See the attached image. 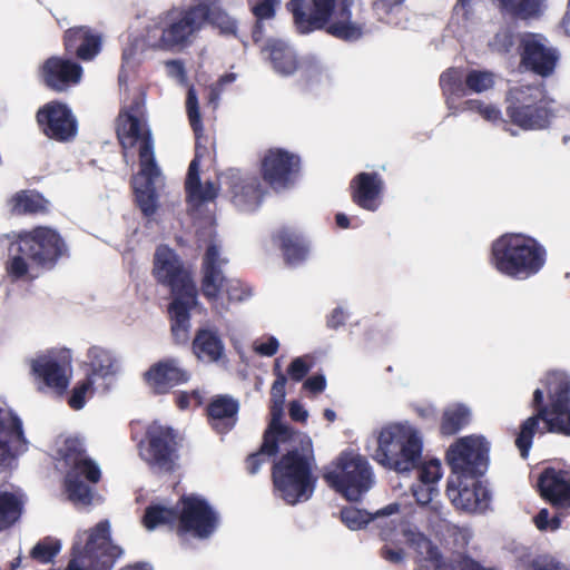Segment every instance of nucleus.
<instances>
[{
	"label": "nucleus",
	"mask_w": 570,
	"mask_h": 570,
	"mask_svg": "<svg viewBox=\"0 0 570 570\" xmlns=\"http://www.w3.org/2000/svg\"><path fill=\"white\" fill-rule=\"evenodd\" d=\"M325 387H326V379L323 374H316V375L309 376L303 383V389L311 392L312 394H320L325 390Z\"/></svg>",
	"instance_id": "obj_62"
},
{
	"label": "nucleus",
	"mask_w": 570,
	"mask_h": 570,
	"mask_svg": "<svg viewBox=\"0 0 570 570\" xmlns=\"http://www.w3.org/2000/svg\"><path fill=\"white\" fill-rule=\"evenodd\" d=\"M60 550V541L47 537L31 549L30 558L39 563L47 564L53 561Z\"/></svg>",
	"instance_id": "obj_47"
},
{
	"label": "nucleus",
	"mask_w": 570,
	"mask_h": 570,
	"mask_svg": "<svg viewBox=\"0 0 570 570\" xmlns=\"http://www.w3.org/2000/svg\"><path fill=\"white\" fill-rule=\"evenodd\" d=\"M423 442L417 431L409 425L392 424L380 432L373 455L381 465L396 472H410L422 460Z\"/></svg>",
	"instance_id": "obj_8"
},
{
	"label": "nucleus",
	"mask_w": 570,
	"mask_h": 570,
	"mask_svg": "<svg viewBox=\"0 0 570 570\" xmlns=\"http://www.w3.org/2000/svg\"><path fill=\"white\" fill-rule=\"evenodd\" d=\"M471 419L470 410L463 404H454L446 407L441 416L440 433L443 436H452L465 428Z\"/></svg>",
	"instance_id": "obj_38"
},
{
	"label": "nucleus",
	"mask_w": 570,
	"mask_h": 570,
	"mask_svg": "<svg viewBox=\"0 0 570 570\" xmlns=\"http://www.w3.org/2000/svg\"><path fill=\"white\" fill-rule=\"evenodd\" d=\"M372 519L370 513L355 507H345L341 510V520L351 530L365 527Z\"/></svg>",
	"instance_id": "obj_50"
},
{
	"label": "nucleus",
	"mask_w": 570,
	"mask_h": 570,
	"mask_svg": "<svg viewBox=\"0 0 570 570\" xmlns=\"http://www.w3.org/2000/svg\"><path fill=\"white\" fill-rule=\"evenodd\" d=\"M446 461L456 479L481 476L488 469L489 443L480 436H465L446 452Z\"/></svg>",
	"instance_id": "obj_16"
},
{
	"label": "nucleus",
	"mask_w": 570,
	"mask_h": 570,
	"mask_svg": "<svg viewBox=\"0 0 570 570\" xmlns=\"http://www.w3.org/2000/svg\"><path fill=\"white\" fill-rule=\"evenodd\" d=\"M465 75L462 68L451 67L440 76V87L446 102L466 96Z\"/></svg>",
	"instance_id": "obj_40"
},
{
	"label": "nucleus",
	"mask_w": 570,
	"mask_h": 570,
	"mask_svg": "<svg viewBox=\"0 0 570 570\" xmlns=\"http://www.w3.org/2000/svg\"><path fill=\"white\" fill-rule=\"evenodd\" d=\"M542 499L556 508L570 507V472L546 468L538 480Z\"/></svg>",
	"instance_id": "obj_30"
},
{
	"label": "nucleus",
	"mask_w": 570,
	"mask_h": 570,
	"mask_svg": "<svg viewBox=\"0 0 570 570\" xmlns=\"http://www.w3.org/2000/svg\"><path fill=\"white\" fill-rule=\"evenodd\" d=\"M65 484L70 501L82 505H90L92 503L94 494L91 488L76 478V475L67 474Z\"/></svg>",
	"instance_id": "obj_45"
},
{
	"label": "nucleus",
	"mask_w": 570,
	"mask_h": 570,
	"mask_svg": "<svg viewBox=\"0 0 570 570\" xmlns=\"http://www.w3.org/2000/svg\"><path fill=\"white\" fill-rule=\"evenodd\" d=\"M94 391V380L91 375L76 383L68 399V405L72 410H81L86 404V395Z\"/></svg>",
	"instance_id": "obj_51"
},
{
	"label": "nucleus",
	"mask_w": 570,
	"mask_h": 570,
	"mask_svg": "<svg viewBox=\"0 0 570 570\" xmlns=\"http://www.w3.org/2000/svg\"><path fill=\"white\" fill-rule=\"evenodd\" d=\"M268 58L275 71L281 75H293L298 68V60L295 52L286 43L279 40H272L265 47Z\"/></svg>",
	"instance_id": "obj_37"
},
{
	"label": "nucleus",
	"mask_w": 570,
	"mask_h": 570,
	"mask_svg": "<svg viewBox=\"0 0 570 570\" xmlns=\"http://www.w3.org/2000/svg\"><path fill=\"white\" fill-rule=\"evenodd\" d=\"M492 45L499 52H509L514 46L513 32L508 28L500 30L495 33Z\"/></svg>",
	"instance_id": "obj_56"
},
{
	"label": "nucleus",
	"mask_w": 570,
	"mask_h": 570,
	"mask_svg": "<svg viewBox=\"0 0 570 570\" xmlns=\"http://www.w3.org/2000/svg\"><path fill=\"white\" fill-rule=\"evenodd\" d=\"M187 195L199 203L213 202L218 195V188L213 181L207 180L204 185L200 184L199 190Z\"/></svg>",
	"instance_id": "obj_57"
},
{
	"label": "nucleus",
	"mask_w": 570,
	"mask_h": 570,
	"mask_svg": "<svg viewBox=\"0 0 570 570\" xmlns=\"http://www.w3.org/2000/svg\"><path fill=\"white\" fill-rule=\"evenodd\" d=\"M286 443L293 448L272 466L275 493L289 505L307 501L314 493L317 478L313 474L315 463L313 443L303 432H295Z\"/></svg>",
	"instance_id": "obj_4"
},
{
	"label": "nucleus",
	"mask_w": 570,
	"mask_h": 570,
	"mask_svg": "<svg viewBox=\"0 0 570 570\" xmlns=\"http://www.w3.org/2000/svg\"><path fill=\"white\" fill-rule=\"evenodd\" d=\"M279 343L276 337L269 336L267 341L255 345L254 350L262 356H273L277 353Z\"/></svg>",
	"instance_id": "obj_64"
},
{
	"label": "nucleus",
	"mask_w": 570,
	"mask_h": 570,
	"mask_svg": "<svg viewBox=\"0 0 570 570\" xmlns=\"http://www.w3.org/2000/svg\"><path fill=\"white\" fill-rule=\"evenodd\" d=\"M87 357L91 377L94 375L106 377L115 373L116 358L110 351L101 346H91L88 350Z\"/></svg>",
	"instance_id": "obj_43"
},
{
	"label": "nucleus",
	"mask_w": 570,
	"mask_h": 570,
	"mask_svg": "<svg viewBox=\"0 0 570 570\" xmlns=\"http://www.w3.org/2000/svg\"><path fill=\"white\" fill-rule=\"evenodd\" d=\"M323 478L347 501L361 500L373 484V471L367 459L352 451H343Z\"/></svg>",
	"instance_id": "obj_12"
},
{
	"label": "nucleus",
	"mask_w": 570,
	"mask_h": 570,
	"mask_svg": "<svg viewBox=\"0 0 570 570\" xmlns=\"http://www.w3.org/2000/svg\"><path fill=\"white\" fill-rule=\"evenodd\" d=\"M446 495L456 509L466 512L485 510L491 499L489 490L482 484L479 476L456 479V481L449 480Z\"/></svg>",
	"instance_id": "obj_25"
},
{
	"label": "nucleus",
	"mask_w": 570,
	"mask_h": 570,
	"mask_svg": "<svg viewBox=\"0 0 570 570\" xmlns=\"http://www.w3.org/2000/svg\"><path fill=\"white\" fill-rule=\"evenodd\" d=\"M186 111L190 127L195 135V155L191 159L185 180L186 193H195L200 188L199 166L200 159L207 154V147L202 145L204 127L199 111L198 98L194 88H189L186 97Z\"/></svg>",
	"instance_id": "obj_26"
},
{
	"label": "nucleus",
	"mask_w": 570,
	"mask_h": 570,
	"mask_svg": "<svg viewBox=\"0 0 570 570\" xmlns=\"http://www.w3.org/2000/svg\"><path fill=\"white\" fill-rule=\"evenodd\" d=\"M28 449L20 417L9 409L0 407V456H16Z\"/></svg>",
	"instance_id": "obj_31"
},
{
	"label": "nucleus",
	"mask_w": 570,
	"mask_h": 570,
	"mask_svg": "<svg viewBox=\"0 0 570 570\" xmlns=\"http://www.w3.org/2000/svg\"><path fill=\"white\" fill-rule=\"evenodd\" d=\"M67 474L76 475L78 479L85 478L88 482L94 484L98 483L101 479V471L99 466L88 456L70 468V471Z\"/></svg>",
	"instance_id": "obj_49"
},
{
	"label": "nucleus",
	"mask_w": 570,
	"mask_h": 570,
	"mask_svg": "<svg viewBox=\"0 0 570 570\" xmlns=\"http://www.w3.org/2000/svg\"><path fill=\"white\" fill-rule=\"evenodd\" d=\"M312 364L305 356L295 357L287 367V374L294 382H301L311 371Z\"/></svg>",
	"instance_id": "obj_55"
},
{
	"label": "nucleus",
	"mask_w": 570,
	"mask_h": 570,
	"mask_svg": "<svg viewBox=\"0 0 570 570\" xmlns=\"http://www.w3.org/2000/svg\"><path fill=\"white\" fill-rule=\"evenodd\" d=\"M521 63L527 70L541 77H549L554 72L559 55L548 47L539 35L528 33L521 40Z\"/></svg>",
	"instance_id": "obj_24"
},
{
	"label": "nucleus",
	"mask_w": 570,
	"mask_h": 570,
	"mask_svg": "<svg viewBox=\"0 0 570 570\" xmlns=\"http://www.w3.org/2000/svg\"><path fill=\"white\" fill-rule=\"evenodd\" d=\"M226 258L220 257L219 247L216 244H209L203 256L200 273V293L213 306L217 307L224 297V288L229 279L223 273Z\"/></svg>",
	"instance_id": "obj_21"
},
{
	"label": "nucleus",
	"mask_w": 570,
	"mask_h": 570,
	"mask_svg": "<svg viewBox=\"0 0 570 570\" xmlns=\"http://www.w3.org/2000/svg\"><path fill=\"white\" fill-rule=\"evenodd\" d=\"M197 303V298H173L168 306L170 316V332L174 342L178 345L189 341L190 311Z\"/></svg>",
	"instance_id": "obj_35"
},
{
	"label": "nucleus",
	"mask_w": 570,
	"mask_h": 570,
	"mask_svg": "<svg viewBox=\"0 0 570 570\" xmlns=\"http://www.w3.org/2000/svg\"><path fill=\"white\" fill-rule=\"evenodd\" d=\"M87 458L82 443L77 439H68L62 449V459L72 468L75 464Z\"/></svg>",
	"instance_id": "obj_54"
},
{
	"label": "nucleus",
	"mask_w": 570,
	"mask_h": 570,
	"mask_svg": "<svg viewBox=\"0 0 570 570\" xmlns=\"http://www.w3.org/2000/svg\"><path fill=\"white\" fill-rule=\"evenodd\" d=\"M83 535L85 543L79 537L72 544L65 570H111L124 550L112 542L108 521H100Z\"/></svg>",
	"instance_id": "obj_9"
},
{
	"label": "nucleus",
	"mask_w": 570,
	"mask_h": 570,
	"mask_svg": "<svg viewBox=\"0 0 570 570\" xmlns=\"http://www.w3.org/2000/svg\"><path fill=\"white\" fill-rule=\"evenodd\" d=\"M414 550L430 562L435 570H482L484 567L466 554L445 562L439 548L423 533H412L409 539Z\"/></svg>",
	"instance_id": "obj_29"
},
{
	"label": "nucleus",
	"mask_w": 570,
	"mask_h": 570,
	"mask_svg": "<svg viewBox=\"0 0 570 570\" xmlns=\"http://www.w3.org/2000/svg\"><path fill=\"white\" fill-rule=\"evenodd\" d=\"M530 570H569L553 558H538L530 563Z\"/></svg>",
	"instance_id": "obj_61"
},
{
	"label": "nucleus",
	"mask_w": 570,
	"mask_h": 570,
	"mask_svg": "<svg viewBox=\"0 0 570 570\" xmlns=\"http://www.w3.org/2000/svg\"><path fill=\"white\" fill-rule=\"evenodd\" d=\"M167 75L184 82L187 79L185 65L181 60L173 59L165 62Z\"/></svg>",
	"instance_id": "obj_59"
},
{
	"label": "nucleus",
	"mask_w": 570,
	"mask_h": 570,
	"mask_svg": "<svg viewBox=\"0 0 570 570\" xmlns=\"http://www.w3.org/2000/svg\"><path fill=\"white\" fill-rule=\"evenodd\" d=\"M352 2L348 0H289L286 9L299 35L324 30L327 35L354 42L364 35V23L352 20Z\"/></svg>",
	"instance_id": "obj_3"
},
{
	"label": "nucleus",
	"mask_w": 570,
	"mask_h": 570,
	"mask_svg": "<svg viewBox=\"0 0 570 570\" xmlns=\"http://www.w3.org/2000/svg\"><path fill=\"white\" fill-rule=\"evenodd\" d=\"M352 202L367 212H376L382 203L384 180L376 171H361L350 181Z\"/></svg>",
	"instance_id": "obj_28"
},
{
	"label": "nucleus",
	"mask_w": 570,
	"mask_h": 570,
	"mask_svg": "<svg viewBox=\"0 0 570 570\" xmlns=\"http://www.w3.org/2000/svg\"><path fill=\"white\" fill-rule=\"evenodd\" d=\"M153 275L157 283L169 287L173 298H197L196 285L177 253L159 245L154 254Z\"/></svg>",
	"instance_id": "obj_14"
},
{
	"label": "nucleus",
	"mask_w": 570,
	"mask_h": 570,
	"mask_svg": "<svg viewBox=\"0 0 570 570\" xmlns=\"http://www.w3.org/2000/svg\"><path fill=\"white\" fill-rule=\"evenodd\" d=\"M193 353L199 360L217 362L224 354V343L210 328H198L191 343Z\"/></svg>",
	"instance_id": "obj_36"
},
{
	"label": "nucleus",
	"mask_w": 570,
	"mask_h": 570,
	"mask_svg": "<svg viewBox=\"0 0 570 570\" xmlns=\"http://www.w3.org/2000/svg\"><path fill=\"white\" fill-rule=\"evenodd\" d=\"M494 86V75L488 70L471 69L465 75L466 95L481 94Z\"/></svg>",
	"instance_id": "obj_46"
},
{
	"label": "nucleus",
	"mask_w": 570,
	"mask_h": 570,
	"mask_svg": "<svg viewBox=\"0 0 570 570\" xmlns=\"http://www.w3.org/2000/svg\"><path fill=\"white\" fill-rule=\"evenodd\" d=\"M419 480L423 485L433 487L442 476V466L438 460L419 464Z\"/></svg>",
	"instance_id": "obj_53"
},
{
	"label": "nucleus",
	"mask_w": 570,
	"mask_h": 570,
	"mask_svg": "<svg viewBox=\"0 0 570 570\" xmlns=\"http://www.w3.org/2000/svg\"><path fill=\"white\" fill-rule=\"evenodd\" d=\"M253 16L256 18L255 28H262V21L273 19L281 0H247Z\"/></svg>",
	"instance_id": "obj_48"
},
{
	"label": "nucleus",
	"mask_w": 570,
	"mask_h": 570,
	"mask_svg": "<svg viewBox=\"0 0 570 570\" xmlns=\"http://www.w3.org/2000/svg\"><path fill=\"white\" fill-rule=\"evenodd\" d=\"M546 261V248L535 238L521 233H505L491 245L490 264L500 274L515 279L538 274Z\"/></svg>",
	"instance_id": "obj_6"
},
{
	"label": "nucleus",
	"mask_w": 570,
	"mask_h": 570,
	"mask_svg": "<svg viewBox=\"0 0 570 570\" xmlns=\"http://www.w3.org/2000/svg\"><path fill=\"white\" fill-rule=\"evenodd\" d=\"M542 0H499L503 12L519 19H529L539 16Z\"/></svg>",
	"instance_id": "obj_44"
},
{
	"label": "nucleus",
	"mask_w": 570,
	"mask_h": 570,
	"mask_svg": "<svg viewBox=\"0 0 570 570\" xmlns=\"http://www.w3.org/2000/svg\"><path fill=\"white\" fill-rule=\"evenodd\" d=\"M543 389L533 392V414L520 424L515 446L527 459L537 432L570 436V376L564 371L552 370L541 380Z\"/></svg>",
	"instance_id": "obj_2"
},
{
	"label": "nucleus",
	"mask_w": 570,
	"mask_h": 570,
	"mask_svg": "<svg viewBox=\"0 0 570 570\" xmlns=\"http://www.w3.org/2000/svg\"><path fill=\"white\" fill-rule=\"evenodd\" d=\"M180 440L178 433L158 422L148 424L137 443L139 458L154 473L171 474L179 460Z\"/></svg>",
	"instance_id": "obj_13"
},
{
	"label": "nucleus",
	"mask_w": 570,
	"mask_h": 570,
	"mask_svg": "<svg viewBox=\"0 0 570 570\" xmlns=\"http://www.w3.org/2000/svg\"><path fill=\"white\" fill-rule=\"evenodd\" d=\"M23 502L14 493L0 491V531L11 528L21 517Z\"/></svg>",
	"instance_id": "obj_41"
},
{
	"label": "nucleus",
	"mask_w": 570,
	"mask_h": 570,
	"mask_svg": "<svg viewBox=\"0 0 570 570\" xmlns=\"http://www.w3.org/2000/svg\"><path fill=\"white\" fill-rule=\"evenodd\" d=\"M41 132L58 142L71 141L78 132V122L71 109L63 102L52 100L36 114Z\"/></svg>",
	"instance_id": "obj_18"
},
{
	"label": "nucleus",
	"mask_w": 570,
	"mask_h": 570,
	"mask_svg": "<svg viewBox=\"0 0 570 570\" xmlns=\"http://www.w3.org/2000/svg\"><path fill=\"white\" fill-rule=\"evenodd\" d=\"M224 295L228 303L243 302L250 297L252 289L237 278H229L224 288Z\"/></svg>",
	"instance_id": "obj_52"
},
{
	"label": "nucleus",
	"mask_w": 570,
	"mask_h": 570,
	"mask_svg": "<svg viewBox=\"0 0 570 570\" xmlns=\"http://www.w3.org/2000/svg\"><path fill=\"white\" fill-rule=\"evenodd\" d=\"M239 403L229 395H216L206 407L209 425L219 434L228 433L237 422Z\"/></svg>",
	"instance_id": "obj_33"
},
{
	"label": "nucleus",
	"mask_w": 570,
	"mask_h": 570,
	"mask_svg": "<svg viewBox=\"0 0 570 570\" xmlns=\"http://www.w3.org/2000/svg\"><path fill=\"white\" fill-rule=\"evenodd\" d=\"M207 23L222 35L236 36L237 21L215 0H197L160 12L147 27V41L157 50L183 51L194 43Z\"/></svg>",
	"instance_id": "obj_1"
},
{
	"label": "nucleus",
	"mask_w": 570,
	"mask_h": 570,
	"mask_svg": "<svg viewBox=\"0 0 570 570\" xmlns=\"http://www.w3.org/2000/svg\"><path fill=\"white\" fill-rule=\"evenodd\" d=\"M194 400L196 405L203 403V396L198 390L191 392L181 391L175 396V404L179 410H187L190 406V401Z\"/></svg>",
	"instance_id": "obj_58"
},
{
	"label": "nucleus",
	"mask_w": 570,
	"mask_h": 570,
	"mask_svg": "<svg viewBox=\"0 0 570 570\" xmlns=\"http://www.w3.org/2000/svg\"><path fill=\"white\" fill-rule=\"evenodd\" d=\"M301 158L283 148H269L261 160V176L274 190L286 189L293 185L299 173Z\"/></svg>",
	"instance_id": "obj_17"
},
{
	"label": "nucleus",
	"mask_w": 570,
	"mask_h": 570,
	"mask_svg": "<svg viewBox=\"0 0 570 570\" xmlns=\"http://www.w3.org/2000/svg\"><path fill=\"white\" fill-rule=\"evenodd\" d=\"M272 240L279 247L284 261L289 266L305 262L309 254V243L305 236L288 226H283L272 235Z\"/></svg>",
	"instance_id": "obj_32"
},
{
	"label": "nucleus",
	"mask_w": 570,
	"mask_h": 570,
	"mask_svg": "<svg viewBox=\"0 0 570 570\" xmlns=\"http://www.w3.org/2000/svg\"><path fill=\"white\" fill-rule=\"evenodd\" d=\"M71 366V357L68 352L59 357L52 355H41L31 362V372L38 383V390L45 389L53 391L61 396L67 391L70 377L67 374Z\"/></svg>",
	"instance_id": "obj_20"
},
{
	"label": "nucleus",
	"mask_w": 570,
	"mask_h": 570,
	"mask_svg": "<svg viewBox=\"0 0 570 570\" xmlns=\"http://www.w3.org/2000/svg\"><path fill=\"white\" fill-rule=\"evenodd\" d=\"M530 570H569L553 558H538L530 563Z\"/></svg>",
	"instance_id": "obj_60"
},
{
	"label": "nucleus",
	"mask_w": 570,
	"mask_h": 570,
	"mask_svg": "<svg viewBox=\"0 0 570 570\" xmlns=\"http://www.w3.org/2000/svg\"><path fill=\"white\" fill-rule=\"evenodd\" d=\"M8 252L7 274L13 279H22L28 275L30 266L43 271L55 268L68 255V246L56 229L36 226L16 234Z\"/></svg>",
	"instance_id": "obj_5"
},
{
	"label": "nucleus",
	"mask_w": 570,
	"mask_h": 570,
	"mask_svg": "<svg viewBox=\"0 0 570 570\" xmlns=\"http://www.w3.org/2000/svg\"><path fill=\"white\" fill-rule=\"evenodd\" d=\"M219 180L238 209L253 212L261 205L264 191L258 177L228 168L219 175Z\"/></svg>",
	"instance_id": "obj_19"
},
{
	"label": "nucleus",
	"mask_w": 570,
	"mask_h": 570,
	"mask_svg": "<svg viewBox=\"0 0 570 570\" xmlns=\"http://www.w3.org/2000/svg\"><path fill=\"white\" fill-rule=\"evenodd\" d=\"M287 379L284 373H278L277 379L271 387L269 414L271 421L263 434V442L259 449L250 453L245 461L246 470L249 474L258 472L261 466L268 461L269 458L276 456L279 450V443L287 442L295 432L294 428L282 422L284 415V403L286 396Z\"/></svg>",
	"instance_id": "obj_10"
},
{
	"label": "nucleus",
	"mask_w": 570,
	"mask_h": 570,
	"mask_svg": "<svg viewBox=\"0 0 570 570\" xmlns=\"http://www.w3.org/2000/svg\"><path fill=\"white\" fill-rule=\"evenodd\" d=\"M160 169L157 163H154V167L150 170L146 169V166H139L138 174L134 177V190L136 195L137 204L146 217L153 216L157 210V193L155 186V179L159 177Z\"/></svg>",
	"instance_id": "obj_34"
},
{
	"label": "nucleus",
	"mask_w": 570,
	"mask_h": 570,
	"mask_svg": "<svg viewBox=\"0 0 570 570\" xmlns=\"http://www.w3.org/2000/svg\"><path fill=\"white\" fill-rule=\"evenodd\" d=\"M115 132L124 155L137 148L139 166H146L147 170L154 167L155 141L142 95L135 96L127 106L120 108L115 119Z\"/></svg>",
	"instance_id": "obj_7"
},
{
	"label": "nucleus",
	"mask_w": 570,
	"mask_h": 570,
	"mask_svg": "<svg viewBox=\"0 0 570 570\" xmlns=\"http://www.w3.org/2000/svg\"><path fill=\"white\" fill-rule=\"evenodd\" d=\"M190 376V372L181 366L179 360L165 357L149 366L144 373V381L155 395H165L175 386L186 384Z\"/></svg>",
	"instance_id": "obj_22"
},
{
	"label": "nucleus",
	"mask_w": 570,
	"mask_h": 570,
	"mask_svg": "<svg viewBox=\"0 0 570 570\" xmlns=\"http://www.w3.org/2000/svg\"><path fill=\"white\" fill-rule=\"evenodd\" d=\"M49 202L38 191L22 190L13 197V212L18 215L48 213Z\"/></svg>",
	"instance_id": "obj_39"
},
{
	"label": "nucleus",
	"mask_w": 570,
	"mask_h": 570,
	"mask_svg": "<svg viewBox=\"0 0 570 570\" xmlns=\"http://www.w3.org/2000/svg\"><path fill=\"white\" fill-rule=\"evenodd\" d=\"M82 67L60 56L47 58L39 68L41 82L52 91L62 92L80 82Z\"/></svg>",
	"instance_id": "obj_23"
},
{
	"label": "nucleus",
	"mask_w": 570,
	"mask_h": 570,
	"mask_svg": "<svg viewBox=\"0 0 570 570\" xmlns=\"http://www.w3.org/2000/svg\"><path fill=\"white\" fill-rule=\"evenodd\" d=\"M347 320V314L342 307H335L326 318V326L331 330H337L344 326Z\"/></svg>",
	"instance_id": "obj_63"
},
{
	"label": "nucleus",
	"mask_w": 570,
	"mask_h": 570,
	"mask_svg": "<svg viewBox=\"0 0 570 570\" xmlns=\"http://www.w3.org/2000/svg\"><path fill=\"white\" fill-rule=\"evenodd\" d=\"M176 533L180 538L191 535L208 539L217 529L219 518L206 499L197 494H185L179 499Z\"/></svg>",
	"instance_id": "obj_15"
},
{
	"label": "nucleus",
	"mask_w": 570,
	"mask_h": 570,
	"mask_svg": "<svg viewBox=\"0 0 570 570\" xmlns=\"http://www.w3.org/2000/svg\"><path fill=\"white\" fill-rule=\"evenodd\" d=\"M178 510L160 504H150L145 509L142 524L148 530L159 525L177 527Z\"/></svg>",
	"instance_id": "obj_42"
},
{
	"label": "nucleus",
	"mask_w": 570,
	"mask_h": 570,
	"mask_svg": "<svg viewBox=\"0 0 570 570\" xmlns=\"http://www.w3.org/2000/svg\"><path fill=\"white\" fill-rule=\"evenodd\" d=\"M505 114L511 124L523 130H540L550 125L553 116L551 100L541 86L522 85L509 89Z\"/></svg>",
	"instance_id": "obj_11"
},
{
	"label": "nucleus",
	"mask_w": 570,
	"mask_h": 570,
	"mask_svg": "<svg viewBox=\"0 0 570 570\" xmlns=\"http://www.w3.org/2000/svg\"><path fill=\"white\" fill-rule=\"evenodd\" d=\"M62 42L67 55L91 61L102 49V35L89 26H76L63 32Z\"/></svg>",
	"instance_id": "obj_27"
}]
</instances>
